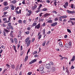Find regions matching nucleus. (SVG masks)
Segmentation results:
<instances>
[{
    "label": "nucleus",
    "instance_id": "nucleus-1",
    "mask_svg": "<svg viewBox=\"0 0 75 75\" xmlns=\"http://www.w3.org/2000/svg\"><path fill=\"white\" fill-rule=\"evenodd\" d=\"M10 29L11 30H14V28L13 26L11 25L10 26L6 27V29H4V30L6 33H9V32H10Z\"/></svg>",
    "mask_w": 75,
    "mask_h": 75
},
{
    "label": "nucleus",
    "instance_id": "nucleus-2",
    "mask_svg": "<svg viewBox=\"0 0 75 75\" xmlns=\"http://www.w3.org/2000/svg\"><path fill=\"white\" fill-rule=\"evenodd\" d=\"M31 40H30V38L28 37L25 39V44H27L26 47H28L30 46V44H31Z\"/></svg>",
    "mask_w": 75,
    "mask_h": 75
},
{
    "label": "nucleus",
    "instance_id": "nucleus-3",
    "mask_svg": "<svg viewBox=\"0 0 75 75\" xmlns=\"http://www.w3.org/2000/svg\"><path fill=\"white\" fill-rule=\"evenodd\" d=\"M11 16H10L8 18V20L7 21V18H3V21H5L4 22V23H8L11 21Z\"/></svg>",
    "mask_w": 75,
    "mask_h": 75
},
{
    "label": "nucleus",
    "instance_id": "nucleus-4",
    "mask_svg": "<svg viewBox=\"0 0 75 75\" xmlns=\"http://www.w3.org/2000/svg\"><path fill=\"white\" fill-rule=\"evenodd\" d=\"M41 27V24L40 23H39L37 25L35 26V29H39Z\"/></svg>",
    "mask_w": 75,
    "mask_h": 75
},
{
    "label": "nucleus",
    "instance_id": "nucleus-5",
    "mask_svg": "<svg viewBox=\"0 0 75 75\" xmlns=\"http://www.w3.org/2000/svg\"><path fill=\"white\" fill-rule=\"evenodd\" d=\"M51 71L52 72H54L55 71V67H52L50 68Z\"/></svg>",
    "mask_w": 75,
    "mask_h": 75
},
{
    "label": "nucleus",
    "instance_id": "nucleus-6",
    "mask_svg": "<svg viewBox=\"0 0 75 75\" xmlns=\"http://www.w3.org/2000/svg\"><path fill=\"white\" fill-rule=\"evenodd\" d=\"M37 7V6L35 4H34V6L31 8L32 10H34Z\"/></svg>",
    "mask_w": 75,
    "mask_h": 75
},
{
    "label": "nucleus",
    "instance_id": "nucleus-7",
    "mask_svg": "<svg viewBox=\"0 0 75 75\" xmlns=\"http://www.w3.org/2000/svg\"><path fill=\"white\" fill-rule=\"evenodd\" d=\"M36 61L37 59H36L33 60L29 62V64H33V63H34V62H36Z\"/></svg>",
    "mask_w": 75,
    "mask_h": 75
},
{
    "label": "nucleus",
    "instance_id": "nucleus-8",
    "mask_svg": "<svg viewBox=\"0 0 75 75\" xmlns=\"http://www.w3.org/2000/svg\"><path fill=\"white\" fill-rule=\"evenodd\" d=\"M46 67L47 69H50L51 68V64H48L46 65Z\"/></svg>",
    "mask_w": 75,
    "mask_h": 75
},
{
    "label": "nucleus",
    "instance_id": "nucleus-9",
    "mask_svg": "<svg viewBox=\"0 0 75 75\" xmlns=\"http://www.w3.org/2000/svg\"><path fill=\"white\" fill-rule=\"evenodd\" d=\"M57 24V22L53 23L51 24V27H55Z\"/></svg>",
    "mask_w": 75,
    "mask_h": 75
},
{
    "label": "nucleus",
    "instance_id": "nucleus-10",
    "mask_svg": "<svg viewBox=\"0 0 75 75\" xmlns=\"http://www.w3.org/2000/svg\"><path fill=\"white\" fill-rule=\"evenodd\" d=\"M14 42L16 44H18V42L17 41V38H14Z\"/></svg>",
    "mask_w": 75,
    "mask_h": 75
},
{
    "label": "nucleus",
    "instance_id": "nucleus-11",
    "mask_svg": "<svg viewBox=\"0 0 75 75\" xmlns=\"http://www.w3.org/2000/svg\"><path fill=\"white\" fill-rule=\"evenodd\" d=\"M50 13H45L43 15V16L45 18H46L47 16H50Z\"/></svg>",
    "mask_w": 75,
    "mask_h": 75
},
{
    "label": "nucleus",
    "instance_id": "nucleus-12",
    "mask_svg": "<svg viewBox=\"0 0 75 75\" xmlns=\"http://www.w3.org/2000/svg\"><path fill=\"white\" fill-rule=\"evenodd\" d=\"M75 56L74 55L72 57V59H71V61L72 62H74L75 61Z\"/></svg>",
    "mask_w": 75,
    "mask_h": 75
},
{
    "label": "nucleus",
    "instance_id": "nucleus-13",
    "mask_svg": "<svg viewBox=\"0 0 75 75\" xmlns=\"http://www.w3.org/2000/svg\"><path fill=\"white\" fill-rule=\"evenodd\" d=\"M10 7H11V9L12 10H14V5H11Z\"/></svg>",
    "mask_w": 75,
    "mask_h": 75
},
{
    "label": "nucleus",
    "instance_id": "nucleus-14",
    "mask_svg": "<svg viewBox=\"0 0 75 75\" xmlns=\"http://www.w3.org/2000/svg\"><path fill=\"white\" fill-rule=\"evenodd\" d=\"M37 11H36V13H39V12H40V11H41V9H40V8H37Z\"/></svg>",
    "mask_w": 75,
    "mask_h": 75
},
{
    "label": "nucleus",
    "instance_id": "nucleus-15",
    "mask_svg": "<svg viewBox=\"0 0 75 75\" xmlns=\"http://www.w3.org/2000/svg\"><path fill=\"white\" fill-rule=\"evenodd\" d=\"M8 25L6 26V27H10L11 25V22H9L7 24Z\"/></svg>",
    "mask_w": 75,
    "mask_h": 75
},
{
    "label": "nucleus",
    "instance_id": "nucleus-16",
    "mask_svg": "<svg viewBox=\"0 0 75 75\" xmlns=\"http://www.w3.org/2000/svg\"><path fill=\"white\" fill-rule=\"evenodd\" d=\"M13 47L14 50L16 52H17V51L16 50V46L14 45H13Z\"/></svg>",
    "mask_w": 75,
    "mask_h": 75
},
{
    "label": "nucleus",
    "instance_id": "nucleus-17",
    "mask_svg": "<svg viewBox=\"0 0 75 75\" xmlns=\"http://www.w3.org/2000/svg\"><path fill=\"white\" fill-rule=\"evenodd\" d=\"M59 45L60 47H62L63 46V45L62 44V42L61 41L59 42Z\"/></svg>",
    "mask_w": 75,
    "mask_h": 75
},
{
    "label": "nucleus",
    "instance_id": "nucleus-18",
    "mask_svg": "<svg viewBox=\"0 0 75 75\" xmlns=\"http://www.w3.org/2000/svg\"><path fill=\"white\" fill-rule=\"evenodd\" d=\"M11 68L13 69H15V66L14 64H12L11 65Z\"/></svg>",
    "mask_w": 75,
    "mask_h": 75
},
{
    "label": "nucleus",
    "instance_id": "nucleus-19",
    "mask_svg": "<svg viewBox=\"0 0 75 75\" xmlns=\"http://www.w3.org/2000/svg\"><path fill=\"white\" fill-rule=\"evenodd\" d=\"M10 3L13 4H15V3H16V1H15V0L12 1H11L10 2Z\"/></svg>",
    "mask_w": 75,
    "mask_h": 75
},
{
    "label": "nucleus",
    "instance_id": "nucleus-20",
    "mask_svg": "<svg viewBox=\"0 0 75 75\" xmlns=\"http://www.w3.org/2000/svg\"><path fill=\"white\" fill-rule=\"evenodd\" d=\"M10 40L12 43H14V39L12 38H11L10 39Z\"/></svg>",
    "mask_w": 75,
    "mask_h": 75
},
{
    "label": "nucleus",
    "instance_id": "nucleus-21",
    "mask_svg": "<svg viewBox=\"0 0 75 75\" xmlns=\"http://www.w3.org/2000/svg\"><path fill=\"white\" fill-rule=\"evenodd\" d=\"M48 10V9L47 8H44L42 9V11H47Z\"/></svg>",
    "mask_w": 75,
    "mask_h": 75
},
{
    "label": "nucleus",
    "instance_id": "nucleus-22",
    "mask_svg": "<svg viewBox=\"0 0 75 75\" xmlns=\"http://www.w3.org/2000/svg\"><path fill=\"white\" fill-rule=\"evenodd\" d=\"M4 6H7L8 5V3L7 2H4Z\"/></svg>",
    "mask_w": 75,
    "mask_h": 75
},
{
    "label": "nucleus",
    "instance_id": "nucleus-23",
    "mask_svg": "<svg viewBox=\"0 0 75 75\" xmlns=\"http://www.w3.org/2000/svg\"><path fill=\"white\" fill-rule=\"evenodd\" d=\"M65 46L66 47H67V48H69V44H66L65 45Z\"/></svg>",
    "mask_w": 75,
    "mask_h": 75
},
{
    "label": "nucleus",
    "instance_id": "nucleus-24",
    "mask_svg": "<svg viewBox=\"0 0 75 75\" xmlns=\"http://www.w3.org/2000/svg\"><path fill=\"white\" fill-rule=\"evenodd\" d=\"M46 43V41H44L42 44V45L43 47H44L45 46V43Z\"/></svg>",
    "mask_w": 75,
    "mask_h": 75
},
{
    "label": "nucleus",
    "instance_id": "nucleus-25",
    "mask_svg": "<svg viewBox=\"0 0 75 75\" xmlns=\"http://www.w3.org/2000/svg\"><path fill=\"white\" fill-rule=\"evenodd\" d=\"M18 23L21 24H22V23H23V21L21 20H19L18 21Z\"/></svg>",
    "mask_w": 75,
    "mask_h": 75
},
{
    "label": "nucleus",
    "instance_id": "nucleus-26",
    "mask_svg": "<svg viewBox=\"0 0 75 75\" xmlns=\"http://www.w3.org/2000/svg\"><path fill=\"white\" fill-rule=\"evenodd\" d=\"M28 13H29L30 15H31V14H32V13H33V12L31 10H28Z\"/></svg>",
    "mask_w": 75,
    "mask_h": 75
},
{
    "label": "nucleus",
    "instance_id": "nucleus-27",
    "mask_svg": "<svg viewBox=\"0 0 75 75\" xmlns=\"http://www.w3.org/2000/svg\"><path fill=\"white\" fill-rule=\"evenodd\" d=\"M64 4L67 7H68V2H67L64 3Z\"/></svg>",
    "mask_w": 75,
    "mask_h": 75
},
{
    "label": "nucleus",
    "instance_id": "nucleus-28",
    "mask_svg": "<svg viewBox=\"0 0 75 75\" xmlns=\"http://www.w3.org/2000/svg\"><path fill=\"white\" fill-rule=\"evenodd\" d=\"M44 69V67H40L39 68V70H40L41 71H43Z\"/></svg>",
    "mask_w": 75,
    "mask_h": 75
},
{
    "label": "nucleus",
    "instance_id": "nucleus-29",
    "mask_svg": "<svg viewBox=\"0 0 75 75\" xmlns=\"http://www.w3.org/2000/svg\"><path fill=\"white\" fill-rule=\"evenodd\" d=\"M52 20H50L47 22V23H52Z\"/></svg>",
    "mask_w": 75,
    "mask_h": 75
},
{
    "label": "nucleus",
    "instance_id": "nucleus-30",
    "mask_svg": "<svg viewBox=\"0 0 75 75\" xmlns=\"http://www.w3.org/2000/svg\"><path fill=\"white\" fill-rule=\"evenodd\" d=\"M25 33L26 34H27V35H28L30 34V32L29 31H27V32H25Z\"/></svg>",
    "mask_w": 75,
    "mask_h": 75
},
{
    "label": "nucleus",
    "instance_id": "nucleus-31",
    "mask_svg": "<svg viewBox=\"0 0 75 75\" xmlns=\"http://www.w3.org/2000/svg\"><path fill=\"white\" fill-rule=\"evenodd\" d=\"M6 67H7L8 68H10V65L8 64H6Z\"/></svg>",
    "mask_w": 75,
    "mask_h": 75
},
{
    "label": "nucleus",
    "instance_id": "nucleus-32",
    "mask_svg": "<svg viewBox=\"0 0 75 75\" xmlns=\"http://www.w3.org/2000/svg\"><path fill=\"white\" fill-rule=\"evenodd\" d=\"M37 24V23H33V24L32 25V26H36Z\"/></svg>",
    "mask_w": 75,
    "mask_h": 75
},
{
    "label": "nucleus",
    "instance_id": "nucleus-33",
    "mask_svg": "<svg viewBox=\"0 0 75 75\" xmlns=\"http://www.w3.org/2000/svg\"><path fill=\"white\" fill-rule=\"evenodd\" d=\"M52 13H55V14H57V12L55 11H52Z\"/></svg>",
    "mask_w": 75,
    "mask_h": 75
},
{
    "label": "nucleus",
    "instance_id": "nucleus-34",
    "mask_svg": "<svg viewBox=\"0 0 75 75\" xmlns=\"http://www.w3.org/2000/svg\"><path fill=\"white\" fill-rule=\"evenodd\" d=\"M31 16V15L28 13H28H27L26 14V16Z\"/></svg>",
    "mask_w": 75,
    "mask_h": 75
},
{
    "label": "nucleus",
    "instance_id": "nucleus-35",
    "mask_svg": "<svg viewBox=\"0 0 75 75\" xmlns=\"http://www.w3.org/2000/svg\"><path fill=\"white\" fill-rule=\"evenodd\" d=\"M67 12L68 13H72V11H70L69 10H67Z\"/></svg>",
    "mask_w": 75,
    "mask_h": 75
},
{
    "label": "nucleus",
    "instance_id": "nucleus-36",
    "mask_svg": "<svg viewBox=\"0 0 75 75\" xmlns=\"http://www.w3.org/2000/svg\"><path fill=\"white\" fill-rule=\"evenodd\" d=\"M42 7V4H40L39 5V6L38 8H41V7Z\"/></svg>",
    "mask_w": 75,
    "mask_h": 75
},
{
    "label": "nucleus",
    "instance_id": "nucleus-37",
    "mask_svg": "<svg viewBox=\"0 0 75 75\" xmlns=\"http://www.w3.org/2000/svg\"><path fill=\"white\" fill-rule=\"evenodd\" d=\"M23 24H27V21L25 20L23 21Z\"/></svg>",
    "mask_w": 75,
    "mask_h": 75
},
{
    "label": "nucleus",
    "instance_id": "nucleus-38",
    "mask_svg": "<svg viewBox=\"0 0 75 75\" xmlns=\"http://www.w3.org/2000/svg\"><path fill=\"white\" fill-rule=\"evenodd\" d=\"M45 29H43L42 31L43 34L44 35H45Z\"/></svg>",
    "mask_w": 75,
    "mask_h": 75
},
{
    "label": "nucleus",
    "instance_id": "nucleus-39",
    "mask_svg": "<svg viewBox=\"0 0 75 75\" xmlns=\"http://www.w3.org/2000/svg\"><path fill=\"white\" fill-rule=\"evenodd\" d=\"M9 8V6H6L5 8V10H7V9H8Z\"/></svg>",
    "mask_w": 75,
    "mask_h": 75
},
{
    "label": "nucleus",
    "instance_id": "nucleus-40",
    "mask_svg": "<svg viewBox=\"0 0 75 75\" xmlns=\"http://www.w3.org/2000/svg\"><path fill=\"white\" fill-rule=\"evenodd\" d=\"M42 37V35H40L38 37V40H40V39Z\"/></svg>",
    "mask_w": 75,
    "mask_h": 75
},
{
    "label": "nucleus",
    "instance_id": "nucleus-41",
    "mask_svg": "<svg viewBox=\"0 0 75 75\" xmlns=\"http://www.w3.org/2000/svg\"><path fill=\"white\" fill-rule=\"evenodd\" d=\"M74 6V4H72L71 5V8H73Z\"/></svg>",
    "mask_w": 75,
    "mask_h": 75
},
{
    "label": "nucleus",
    "instance_id": "nucleus-42",
    "mask_svg": "<svg viewBox=\"0 0 75 75\" xmlns=\"http://www.w3.org/2000/svg\"><path fill=\"white\" fill-rule=\"evenodd\" d=\"M67 31L68 32V33H71V30L68 29H67Z\"/></svg>",
    "mask_w": 75,
    "mask_h": 75
},
{
    "label": "nucleus",
    "instance_id": "nucleus-43",
    "mask_svg": "<svg viewBox=\"0 0 75 75\" xmlns=\"http://www.w3.org/2000/svg\"><path fill=\"white\" fill-rule=\"evenodd\" d=\"M50 64H51V65H54V63H53V62H50Z\"/></svg>",
    "mask_w": 75,
    "mask_h": 75
},
{
    "label": "nucleus",
    "instance_id": "nucleus-44",
    "mask_svg": "<svg viewBox=\"0 0 75 75\" xmlns=\"http://www.w3.org/2000/svg\"><path fill=\"white\" fill-rule=\"evenodd\" d=\"M30 48H29L28 51L27 53V55H28V53L30 52Z\"/></svg>",
    "mask_w": 75,
    "mask_h": 75
},
{
    "label": "nucleus",
    "instance_id": "nucleus-45",
    "mask_svg": "<svg viewBox=\"0 0 75 75\" xmlns=\"http://www.w3.org/2000/svg\"><path fill=\"white\" fill-rule=\"evenodd\" d=\"M3 35H4V36H6V33L5 32H3Z\"/></svg>",
    "mask_w": 75,
    "mask_h": 75
},
{
    "label": "nucleus",
    "instance_id": "nucleus-46",
    "mask_svg": "<svg viewBox=\"0 0 75 75\" xmlns=\"http://www.w3.org/2000/svg\"><path fill=\"white\" fill-rule=\"evenodd\" d=\"M37 52L36 51H35L33 52V55H34L35 54H37Z\"/></svg>",
    "mask_w": 75,
    "mask_h": 75
},
{
    "label": "nucleus",
    "instance_id": "nucleus-47",
    "mask_svg": "<svg viewBox=\"0 0 75 75\" xmlns=\"http://www.w3.org/2000/svg\"><path fill=\"white\" fill-rule=\"evenodd\" d=\"M28 55L26 56L25 58V60H27V59H28Z\"/></svg>",
    "mask_w": 75,
    "mask_h": 75
},
{
    "label": "nucleus",
    "instance_id": "nucleus-48",
    "mask_svg": "<svg viewBox=\"0 0 75 75\" xmlns=\"http://www.w3.org/2000/svg\"><path fill=\"white\" fill-rule=\"evenodd\" d=\"M18 69V65L16 66V71H17V69Z\"/></svg>",
    "mask_w": 75,
    "mask_h": 75
},
{
    "label": "nucleus",
    "instance_id": "nucleus-49",
    "mask_svg": "<svg viewBox=\"0 0 75 75\" xmlns=\"http://www.w3.org/2000/svg\"><path fill=\"white\" fill-rule=\"evenodd\" d=\"M40 72L41 74H43L44 73V71L42 70V71H40Z\"/></svg>",
    "mask_w": 75,
    "mask_h": 75
},
{
    "label": "nucleus",
    "instance_id": "nucleus-50",
    "mask_svg": "<svg viewBox=\"0 0 75 75\" xmlns=\"http://www.w3.org/2000/svg\"><path fill=\"white\" fill-rule=\"evenodd\" d=\"M70 20H73L75 21V18H70Z\"/></svg>",
    "mask_w": 75,
    "mask_h": 75
},
{
    "label": "nucleus",
    "instance_id": "nucleus-51",
    "mask_svg": "<svg viewBox=\"0 0 75 75\" xmlns=\"http://www.w3.org/2000/svg\"><path fill=\"white\" fill-rule=\"evenodd\" d=\"M31 74H32V72H29L28 73V75H31Z\"/></svg>",
    "mask_w": 75,
    "mask_h": 75
},
{
    "label": "nucleus",
    "instance_id": "nucleus-52",
    "mask_svg": "<svg viewBox=\"0 0 75 75\" xmlns=\"http://www.w3.org/2000/svg\"><path fill=\"white\" fill-rule=\"evenodd\" d=\"M20 44H18V50L19 49V48H20Z\"/></svg>",
    "mask_w": 75,
    "mask_h": 75
},
{
    "label": "nucleus",
    "instance_id": "nucleus-53",
    "mask_svg": "<svg viewBox=\"0 0 75 75\" xmlns=\"http://www.w3.org/2000/svg\"><path fill=\"white\" fill-rule=\"evenodd\" d=\"M67 16L66 15L63 16V19L66 18H67Z\"/></svg>",
    "mask_w": 75,
    "mask_h": 75
},
{
    "label": "nucleus",
    "instance_id": "nucleus-54",
    "mask_svg": "<svg viewBox=\"0 0 75 75\" xmlns=\"http://www.w3.org/2000/svg\"><path fill=\"white\" fill-rule=\"evenodd\" d=\"M35 41V38H33L31 41V42H34V41Z\"/></svg>",
    "mask_w": 75,
    "mask_h": 75
},
{
    "label": "nucleus",
    "instance_id": "nucleus-55",
    "mask_svg": "<svg viewBox=\"0 0 75 75\" xmlns=\"http://www.w3.org/2000/svg\"><path fill=\"white\" fill-rule=\"evenodd\" d=\"M54 20L55 21H57L58 20V18H56L54 19Z\"/></svg>",
    "mask_w": 75,
    "mask_h": 75
},
{
    "label": "nucleus",
    "instance_id": "nucleus-56",
    "mask_svg": "<svg viewBox=\"0 0 75 75\" xmlns=\"http://www.w3.org/2000/svg\"><path fill=\"white\" fill-rule=\"evenodd\" d=\"M46 3H50V1L49 0H46Z\"/></svg>",
    "mask_w": 75,
    "mask_h": 75
},
{
    "label": "nucleus",
    "instance_id": "nucleus-57",
    "mask_svg": "<svg viewBox=\"0 0 75 75\" xmlns=\"http://www.w3.org/2000/svg\"><path fill=\"white\" fill-rule=\"evenodd\" d=\"M74 68H75V67H74L73 65H72L71 67V69H74Z\"/></svg>",
    "mask_w": 75,
    "mask_h": 75
},
{
    "label": "nucleus",
    "instance_id": "nucleus-58",
    "mask_svg": "<svg viewBox=\"0 0 75 75\" xmlns=\"http://www.w3.org/2000/svg\"><path fill=\"white\" fill-rule=\"evenodd\" d=\"M20 51H22V50H23V46H21V48H20Z\"/></svg>",
    "mask_w": 75,
    "mask_h": 75
},
{
    "label": "nucleus",
    "instance_id": "nucleus-59",
    "mask_svg": "<svg viewBox=\"0 0 75 75\" xmlns=\"http://www.w3.org/2000/svg\"><path fill=\"white\" fill-rule=\"evenodd\" d=\"M30 29H31V28H30V27H28L27 28V30H30Z\"/></svg>",
    "mask_w": 75,
    "mask_h": 75
},
{
    "label": "nucleus",
    "instance_id": "nucleus-60",
    "mask_svg": "<svg viewBox=\"0 0 75 75\" xmlns=\"http://www.w3.org/2000/svg\"><path fill=\"white\" fill-rule=\"evenodd\" d=\"M10 36H11V37H12V38H13V34H10Z\"/></svg>",
    "mask_w": 75,
    "mask_h": 75
},
{
    "label": "nucleus",
    "instance_id": "nucleus-61",
    "mask_svg": "<svg viewBox=\"0 0 75 75\" xmlns=\"http://www.w3.org/2000/svg\"><path fill=\"white\" fill-rule=\"evenodd\" d=\"M43 14V13H41L39 15L40 17H41L42 15Z\"/></svg>",
    "mask_w": 75,
    "mask_h": 75
},
{
    "label": "nucleus",
    "instance_id": "nucleus-62",
    "mask_svg": "<svg viewBox=\"0 0 75 75\" xmlns=\"http://www.w3.org/2000/svg\"><path fill=\"white\" fill-rule=\"evenodd\" d=\"M7 13V12H4V16L6 15V14Z\"/></svg>",
    "mask_w": 75,
    "mask_h": 75
},
{
    "label": "nucleus",
    "instance_id": "nucleus-63",
    "mask_svg": "<svg viewBox=\"0 0 75 75\" xmlns=\"http://www.w3.org/2000/svg\"><path fill=\"white\" fill-rule=\"evenodd\" d=\"M15 12L16 13V14H19V11H15Z\"/></svg>",
    "mask_w": 75,
    "mask_h": 75
},
{
    "label": "nucleus",
    "instance_id": "nucleus-64",
    "mask_svg": "<svg viewBox=\"0 0 75 75\" xmlns=\"http://www.w3.org/2000/svg\"><path fill=\"white\" fill-rule=\"evenodd\" d=\"M66 21H67V19H64V20H63V22L65 23Z\"/></svg>",
    "mask_w": 75,
    "mask_h": 75
}]
</instances>
